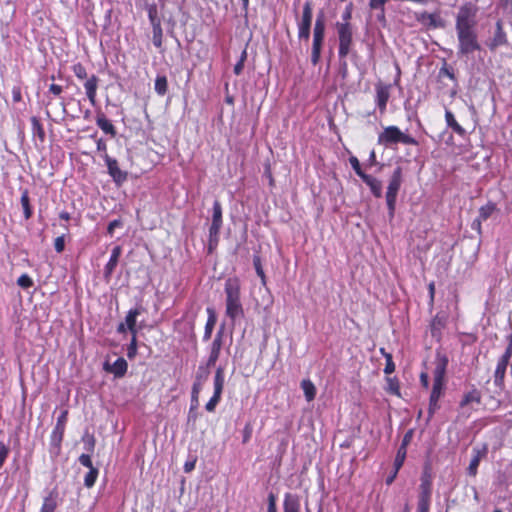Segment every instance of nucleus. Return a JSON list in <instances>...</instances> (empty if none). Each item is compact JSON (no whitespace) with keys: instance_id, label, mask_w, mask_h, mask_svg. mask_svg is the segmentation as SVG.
I'll use <instances>...</instances> for the list:
<instances>
[{"instance_id":"f257e3e1","label":"nucleus","mask_w":512,"mask_h":512,"mask_svg":"<svg viewBox=\"0 0 512 512\" xmlns=\"http://www.w3.org/2000/svg\"><path fill=\"white\" fill-rule=\"evenodd\" d=\"M478 6L471 2L463 3L455 16V31L458 40V57H469L481 49L477 34Z\"/></svg>"},{"instance_id":"f03ea898","label":"nucleus","mask_w":512,"mask_h":512,"mask_svg":"<svg viewBox=\"0 0 512 512\" xmlns=\"http://www.w3.org/2000/svg\"><path fill=\"white\" fill-rule=\"evenodd\" d=\"M226 294V316L235 322L243 316V307L240 300V281L236 277L228 278L225 281Z\"/></svg>"},{"instance_id":"7ed1b4c3","label":"nucleus","mask_w":512,"mask_h":512,"mask_svg":"<svg viewBox=\"0 0 512 512\" xmlns=\"http://www.w3.org/2000/svg\"><path fill=\"white\" fill-rule=\"evenodd\" d=\"M378 143L385 146L398 143L416 145L417 141L410 135L403 133L397 126H388L379 134Z\"/></svg>"},{"instance_id":"20e7f679","label":"nucleus","mask_w":512,"mask_h":512,"mask_svg":"<svg viewBox=\"0 0 512 512\" xmlns=\"http://www.w3.org/2000/svg\"><path fill=\"white\" fill-rule=\"evenodd\" d=\"M402 184V168L396 167L391 175L387 192H386V203L388 207V215L390 219H393L396 209L397 195Z\"/></svg>"},{"instance_id":"39448f33","label":"nucleus","mask_w":512,"mask_h":512,"mask_svg":"<svg viewBox=\"0 0 512 512\" xmlns=\"http://www.w3.org/2000/svg\"><path fill=\"white\" fill-rule=\"evenodd\" d=\"M336 30L339 40L338 54L340 58H345L351 51L354 28L351 23H336Z\"/></svg>"},{"instance_id":"423d86ee","label":"nucleus","mask_w":512,"mask_h":512,"mask_svg":"<svg viewBox=\"0 0 512 512\" xmlns=\"http://www.w3.org/2000/svg\"><path fill=\"white\" fill-rule=\"evenodd\" d=\"M325 36V21L324 16L321 13L318 15L315 21L314 30H313V43H312V53H311V62L313 65L318 64L321 57V49Z\"/></svg>"},{"instance_id":"0eeeda50","label":"nucleus","mask_w":512,"mask_h":512,"mask_svg":"<svg viewBox=\"0 0 512 512\" xmlns=\"http://www.w3.org/2000/svg\"><path fill=\"white\" fill-rule=\"evenodd\" d=\"M432 495L431 476L424 472L419 485V495L417 503V512H429Z\"/></svg>"},{"instance_id":"6e6552de","label":"nucleus","mask_w":512,"mask_h":512,"mask_svg":"<svg viewBox=\"0 0 512 512\" xmlns=\"http://www.w3.org/2000/svg\"><path fill=\"white\" fill-rule=\"evenodd\" d=\"M222 224V206L218 200H215L213 203L212 223L209 228L210 251L218 244Z\"/></svg>"},{"instance_id":"1a4fd4ad","label":"nucleus","mask_w":512,"mask_h":512,"mask_svg":"<svg viewBox=\"0 0 512 512\" xmlns=\"http://www.w3.org/2000/svg\"><path fill=\"white\" fill-rule=\"evenodd\" d=\"M414 18L427 30L444 28L446 25L445 20L441 17L440 10L432 13L427 11L414 12Z\"/></svg>"},{"instance_id":"9d476101","label":"nucleus","mask_w":512,"mask_h":512,"mask_svg":"<svg viewBox=\"0 0 512 512\" xmlns=\"http://www.w3.org/2000/svg\"><path fill=\"white\" fill-rule=\"evenodd\" d=\"M312 4L307 1L303 6L302 18L298 23V38L306 42L310 38V29L312 24Z\"/></svg>"},{"instance_id":"9b49d317","label":"nucleus","mask_w":512,"mask_h":512,"mask_svg":"<svg viewBox=\"0 0 512 512\" xmlns=\"http://www.w3.org/2000/svg\"><path fill=\"white\" fill-rule=\"evenodd\" d=\"M104 160L107 165L108 174L113 178L116 184L120 185L127 180V172H124L119 168L116 159L111 158L108 154H105Z\"/></svg>"},{"instance_id":"f8f14e48","label":"nucleus","mask_w":512,"mask_h":512,"mask_svg":"<svg viewBox=\"0 0 512 512\" xmlns=\"http://www.w3.org/2000/svg\"><path fill=\"white\" fill-rule=\"evenodd\" d=\"M507 44V36L503 29L502 20H498L495 25L493 37L488 41L487 46L491 51H495L498 47Z\"/></svg>"},{"instance_id":"ddd939ff","label":"nucleus","mask_w":512,"mask_h":512,"mask_svg":"<svg viewBox=\"0 0 512 512\" xmlns=\"http://www.w3.org/2000/svg\"><path fill=\"white\" fill-rule=\"evenodd\" d=\"M448 359L444 355H437L435 368L433 370V382L444 383Z\"/></svg>"},{"instance_id":"4468645a","label":"nucleus","mask_w":512,"mask_h":512,"mask_svg":"<svg viewBox=\"0 0 512 512\" xmlns=\"http://www.w3.org/2000/svg\"><path fill=\"white\" fill-rule=\"evenodd\" d=\"M222 338H223V328H221L217 332V334L212 342L211 352H210V355H209V358L207 361L208 366H214L215 363L217 362L219 355H220L221 348H222Z\"/></svg>"},{"instance_id":"2eb2a0df","label":"nucleus","mask_w":512,"mask_h":512,"mask_svg":"<svg viewBox=\"0 0 512 512\" xmlns=\"http://www.w3.org/2000/svg\"><path fill=\"white\" fill-rule=\"evenodd\" d=\"M128 364L124 358H118L113 364L106 362L104 369L112 373L116 378L123 377L127 372Z\"/></svg>"},{"instance_id":"dca6fc26","label":"nucleus","mask_w":512,"mask_h":512,"mask_svg":"<svg viewBox=\"0 0 512 512\" xmlns=\"http://www.w3.org/2000/svg\"><path fill=\"white\" fill-rule=\"evenodd\" d=\"M121 252H122V250H121L120 246H115L112 249L110 259L104 268V278L107 282L110 280V278L114 272V269L116 268V266L118 264Z\"/></svg>"},{"instance_id":"f3484780","label":"nucleus","mask_w":512,"mask_h":512,"mask_svg":"<svg viewBox=\"0 0 512 512\" xmlns=\"http://www.w3.org/2000/svg\"><path fill=\"white\" fill-rule=\"evenodd\" d=\"M65 429L61 427H54L50 436V453L57 456L60 452L61 443L63 440Z\"/></svg>"},{"instance_id":"a211bd4d","label":"nucleus","mask_w":512,"mask_h":512,"mask_svg":"<svg viewBox=\"0 0 512 512\" xmlns=\"http://www.w3.org/2000/svg\"><path fill=\"white\" fill-rule=\"evenodd\" d=\"M390 86L381 83L376 85V102L381 112L386 109L387 102L390 97Z\"/></svg>"},{"instance_id":"6ab92c4d","label":"nucleus","mask_w":512,"mask_h":512,"mask_svg":"<svg viewBox=\"0 0 512 512\" xmlns=\"http://www.w3.org/2000/svg\"><path fill=\"white\" fill-rule=\"evenodd\" d=\"M142 308L138 307L128 311L125 317V324L132 335H137L138 329L136 328L137 317L142 313Z\"/></svg>"},{"instance_id":"aec40b11","label":"nucleus","mask_w":512,"mask_h":512,"mask_svg":"<svg viewBox=\"0 0 512 512\" xmlns=\"http://www.w3.org/2000/svg\"><path fill=\"white\" fill-rule=\"evenodd\" d=\"M99 79L96 75H92L84 84L86 95L92 105L96 103V91Z\"/></svg>"},{"instance_id":"412c9836","label":"nucleus","mask_w":512,"mask_h":512,"mask_svg":"<svg viewBox=\"0 0 512 512\" xmlns=\"http://www.w3.org/2000/svg\"><path fill=\"white\" fill-rule=\"evenodd\" d=\"M509 363L499 359L494 372V384L500 389L504 388V378Z\"/></svg>"},{"instance_id":"4be33fe9","label":"nucleus","mask_w":512,"mask_h":512,"mask_svg":"<svg viewBox=\"0 0 512 512\" xmlns=\"http://www.w3.org/2000/svg\"><path fill=\"white\" fill-rule=\"evenodd\" d=\"M486 454V448L483 450L473 449V456L467 468V472L470 476H476L479 463Z\"/></svg>"},{"instance_id":"5701e85b","label":"nucleus","mask_w":512,"mask_h":512,"mask_svg":"<svg viewBox=\"0 0 512 512\" xmlns=\"http://www.w3.org/2000/svg\"><path fill=\"white\" fill-rule=\"evenodd\" d=\"M284 512H300V500L295 494L286 493L283 503Z\"/></svg>"},{"instance_id":"b1692460","label":"nucleus","mask_w":512,"mask_h":512,"mask_svg":"<svg viewBox=\"0 0 512 512\" xmlns=\"http://www.w3.org/2000/svg\"><path fill=\"white\" fill-rule=\"evenodd\" d=\"M362 180L363 182L369 186L372 194L377 197V198H380L382 196V183L381 181H379L378 179H376L375 177L371 176V175H363L362 176Z\"/></svg>"},{"instance_id":"393cba45","label":"nucleus","mask_w":512,"mask_h":512,"mask_svg":"<svg viewBox=\"0 0 512 512\" xmlns=\"http://www.w3.org/2000/svg\"><path fill=\"white\" fill-rule=\"evenodd\" d=\"M445 120L447 126L451 128L454 133L462 137L465 136V129L456 121L454 114L448 109L445 111Z\"/></svg>"},{"instance_id":"a878e982","label":"nucleus","mask_w":512,"mask_h":512,"mask_svg":"<svg viewBox=\"0 0 512 512\" xmlns=\"http://www.w3.org/2000/svg\"><path fill=\"white\" fill-rule=\"evenodd\" d=\"M97 126L106 134L114 137L116 135V129L113 124L106 118L103 113H99L96 118Z\"/></svg>"},{"instance_id":"bb28decb","label":"nucleus","mask_w":512,"mask_h":512,"mask_svg":"<svg viewBox=\"0 0 512 512\" xmlns=\"http://www.w3.org/2000/svg\"><path fill=\"white\" fill-rule=\"evenodd\" d=\"M301 388H302L305 398L308 402H311L312 400L315 399L316 387L311 380H309V379L302 380Z\"/></svg>"},{"instance_id":"cd10ccee","label":"nucleus","mask_w":512,"mask_h":512,"mask_svg":"<svg viewBox=\"0 0 512 512\" xmlns=\"http://www.w3.org/2000/svg\"><path fill=\"white\" fill-rule=\"evenodd\" d=\"M481 402V394L477 389H472L468 393H466L462 400L460 401V406L465 407L469 405L470 403H477L479 404Z\"/></svg>"},{"instance_id":"c85d7f7f","label":"nucleus","mask_w":512,"mask_h":512,"mask_svg":"<svg viewBox=\"0 0 512 512\" xmlns=\"http://www.w3.org/2000/svg\"><path fill=\"white\" fill-rule=\"evenodd\" d=\"M207 312L209 313V317H208V320L205 325V331H204V336H203V339L205 341H207L211 338L212 331L216 324V316H215L214 311L212 309L208 308Z\"/></svg>"},{"instance_id":"c756f323","label":"nucleus","mask_w":512,"mask_h":512,"mask_svg":"<svg viewBox=\"0 0 512 512\" xmlns=\"http://www.w3.org/2000/svg\"><path fill=\"white\" fill-rule=\"evenodd\" d=\"M225 382L224 368L219 366L214 376V392L222 394Z\"/></svg>"},{"instance_id":"7c9ffc66","label":"nucleus","mask_w":512,"mask_h":512,"mask_svg":"<svg viewBox=\"0 0 512 512\" xmlns=\"http://www.w3.org/2000/svg\"><path fill=\"white\" fill-rule=\"evenodd\" d=\"M56 507V496L54 495V492H50V494L44 498L40 512H54Z\"/></svg>"},{"instance_id":"2f4dec72","label":"nucleus","mask_w":512,"mask_h":512,"mask_svg":"<svg viewBox=\"0 0 512 512\" xmlns=\"http://www.w3.org/2000/svg\"><path fill=\"white\" fill-rule=\"evenodd\" d=\"M154 89L155 92L160 96H164L167 93L168 81L165 75H158L156 77Z\"/></svg>"},{"instance_id":"473e14b6","label":"nucleus","mask_w":512,"mask_h":512,"mask_svg":"<svg viewBox=\"0 0 512 512\" xmlns=\"http://www.w3.org/2000/svg\"><path fill=\"white\" fill-rule=\"evenodd\" d=\"M21 205L23 208L25 219H29L32 216V209L30 206L29 193L27 190H24L21 194Z\"/></svg>"},{"instance_id":"72a5a7b5","label":"nucleus","mask_w":512,"mask_h":512,"mask_svg":"<svg viewBox=\"0 0 512 512\" xmlns=\"http://www.w3.org/2000/svg\"><path fill=\"white\" fill-rule=\"evenodd\" d=\"M98 474H99V471L96 467L89 468V471L87 472V474L84 477V485L87 488H91L92 486H94V484L97 480Z\"/></svg>"},{"instance_id":"f704fd0d","label":"nucleus","mask_w":512,"mask_h":512,"mask_svg":"<svg viewBox=\"0 0 512 512\" xmlns=\"http://www.w3.org/2000/svg\"><path fill=\"white\" fill-rule=\"evenodd\" d=\"M152 33H153V36H152L153 44L157 48L161 49L162 48V38H163V30H162L161 24L152 26Z\"/></svg>"},{"instance_id":"c9c22d12","label":"nucleus","mask_w":512,"mask_h":512,"mask_svg":"<svg viewBox=\"0 0 512 512\" xmlns=\"http://www.w3.org/2000/svg\"><path fill=\"white\" fill-rule=\"evenodd\" d=\"M495 209H496V207H495V204H493V203H488L487 205L482 206L479 209L478 218H480V220H482V221L487 220L493 214Z\"/></svg>"},{"instance_id":"e433bc0d","label":"nucleus","mask_w":512,"mask_h":512,"mask_svg":"<svg viewBox=\"0 0 512 512\" xmlns=\"http://www.w3.org/2000/svg\"><path fill=\"white\" fill-rule=\"evenodd\" d=\"M380 351H381V353L384 355V357L386 359V365H385V368H384V373L385 374L393 373L395 371V364L393 362L392 355L390 353H386L384 348H381Z\"/></svg>"},{"instance_id":"4c0bfd02","label":"nucleus","mask_w":512,"mask_h":512,"mask_svg":"<svg viewBox=\"0 0 512 512\" xmlns=\"http://www.w3.org/2000/svg\"><path fill=\"white\" fill-rule=\"evenodd\" d=\"M407 450H405L403 447H399L395 460H394V468H396V471H399L402 467L405 458H406Z\"/></svg>"},{"instance_id":"58836bf2","label":"nucleus","mask_w":512,"mask_h":512,"mask_svg":"<svg viewBox=\"0 0 512 512\" xmlns=\"http://www.w3.org/2000/svg\"><path fill=\"white\" fill-rule=\"evenodd\" d=\"M208 365L206 366H199L198 370L196 372L195 381L204 383L210 374Z\"/></svg>"},{"instance_id":"ea45409f","label":"nucleus","mask_w":512,"mask_h":512,"mask_svg":"<svg viewBox=\"0 0 512 512\" xmlns=\"http://www.w3.org/2000/svg\"><path fill=\"white\" fill-rule=\"evenodd\" d=\"M444 388V383L433 382L430 399L433 401H439Z\"/></svg>"},{"instance_id":"a19ab883","label":"nucleus","mask_w":512,"mask_h":512,"mask_svg":"<svg viewBox=\"0 0 512 512\" xmlns=\"http://www.w3.org/2000/svg\"><path fill=\"white\" fill-rule=\"evenodd\" d=\"M221 395L220 393H217V392H214L213 393V396L210 398V400L206 403L205 405V409L208 411V412H214L216 406L218 405V403L220 402L221 400Z\"/></svg>"},{"instance_id":"79ce46f5","label":"nucleus","mask_w":512,"mask_h":512,"mask_svg":"<svg viewBox=\"0 0 512 512\" xmlns=\"http://www.w3.org/2000/svg\"><path fill=\"white\" fill-rule=\"evenodd\" d=\"M148 17H149L151 26L161 24V20L158 17L157 8L155 5H152L148 8Z\"/></svg>"},{"instance_id":"37998d69","label":"nucleus","mask_w":512,"mask_h":512,"mask_svg":"<svg viewBox=\"0 0 512 512\" xmlns=\"http://www.w3.org/2000/svg\"><path fill=\"white\" fill-rule=\"evenodd\" d=\"M253 265H254L257 275L261 278L262 283L265 284V274L262 269L261 259L258 255H254Z\"/></svg>"},{"instance_id":"c03bdc74","label":"nucleus","mask_w":512,"mask_h":512,"mask_svg":"<svg viewBox=\"0 0 512 512\" xmlns=\"http://www.w3.org/2000/svg\"><path fill=\"white\" fill-rule=\"evenodd\" d=\"M137 354V335H132L130 344L127 348V357L133 359Z\"/></svg>"},{"instance_id":"a18cd8bd","label":"nucleus","mask_w":512,"mask_h":512,"mask_svg":"<svg viewBox=\"0 0 512 512\" xmlns=\"http://www.w3.org/2000/svg\"><path fill=\"white\" fill-rule=\"evenodd\" d=\"M387 391L394 395H399V383L396 378H387Z\"/></svg>"},{"instance_id":"49530a36","label":"nucleus","mask_w":512,"mask_h":512,"mask_svg":"<svg viewBox=\"0 0 512 512\" xmlns=\"http://www.w3.org/2000/svg\"><path fill=\"white\" fill-rule=\"evenodd\" d=\"M9 452V447L3 441H0V469L3 467L5 461L7 460Z\"/></svg>"},{"instance_id":"de8ad7c7","label":"nucleus","mask_w":512,"mask_h":512,"mask_svg":"<svg viewBox=\"0 0 512 512\" xmlns=\"http://www.w3.org/2000/svg\"><path fill=\"white\" fill-rule=\"evenodd\" d=\"M350 164L353 168V170L355 171V173L362 179V176L363 175H367L366 173L363 172V170L361 169V166H360V163L358 161V159L354 156H352L350 159Z\"/></svg>"},{"instance_id":"09e8293b","label":"nucleus","mask_w":512,"mask_h":512,"mask_svg":"<svg viewBox=\"0 0 512 512\" xmlns=\"http://www.w3.org/2000/svg\"><path fill=\"white\" fill-rule=\"evenodd\" d=\"M17 284L22 288H30L33 286V281L27 274H23L18 278Z\"/></svg>"},{"instance_id":"8fccbe9b","label":"nucleus","mask_w":512,"mask_h":512,"mask_svg":"<svg viewBox=\"0 0 512 512\" xmlns=\"http://www.w3.org/2000/svg\"><path fill=\"white\" fill-rule=\"evenodd\" d=\"M32 128L35 134H37L41 139L44 138V130L42 128V125L40 124L39 120L35 117L32 118Z\"/></svg>"},{"instance_id":"3c124183","label":"nucleus","mask_w":512,"mask_h":512,"mask_svg":"<svg viewBox=\"0 0 512 512\" xmlns=\"http://www.w3.org/2000/svg\"><path fill=\"white\" fill-rule=\"evenodd\" d=\"M352 9H353V4L352 3H349L344 12L342 13V22L341 23H350V20L352 18Z\"/></svg>"},{"instance_id":"603ef678","label":"nucleus","mask_w":512,"mask_h":512,"mask_svg":"<svg viewBox=\"0 0 512 512\" xmlns=\"http://www.w3.org/2000/svg\"><path fill=\"white\" fill-rule=\"evenodd\" d=\"M73 72L76 75V77L79 79H84L87 77L86 69L81 64L74 65Z\"/></svg>"},{"instance_id":"864d4df0","label":"nucleus","mask_w":512,"mask_h":512,"mask_svg":"<svg viewBox=\"0 0 512 512\" xmlns=\"http://www.w3.org/2000/svg\"><path fill=\"white\" fill-rule=\"evenodd\" d=\"M54 248H55L56 252H58V253L63 252V250L65 248V236L64 235H61L55 239Z\"/></svg>"},{"instance_id":"5fc2aeb1","label":"nucleus","mask_w":512,"mask_h":512,"mask_svg":"<svg viewBox=\"0 0 512 512\" xmlns=\"http://www.w3.org/2000/svg\"><path fill=\"white\" fill-rule=\"evenodd\" d=\"M388 0H370L369 6L371 9L382 10V17H384V5Z\"/></svg>"},{"instance_id":"6e6d98bb","label":"nucleus","mask_w":512,"mask_h":512,"mask_svg":"<svg viewBox=\"0 0 512 512\" xmlns=\"http://www.w3.org/2000/svg\"><path fill=\"white\" fill-rule=\"evenodd\" d=\"M78 460H79V463H80L81 465H83L84 467H86V468H88V469H89V468L94 467V466H93V464H92L91 457H90V455H88V454H82V455H80V457H79V459H78Z\"/></svg>"},{"instance_id":"4d7b16f0","label":"nucleus","mask_w":512,"mask_h":512,"mask_svg":"<svg viewBox=\"0 0 512 512\" xmlns=\"http://www.w3.org/2000/svg\"><path fill=\"white\" fill-rule=\"evenodd\" d=\"M122 226V221L119 220V219H115L113 221H111L107 227V232L110 236H113L114 234V231L116 228L118 227H121Z\"/></svg>"},{"instance_id":"13d9d810","label":"nucleus","mask_w":512,"mask_h":512,"mask_svg":"<svg viewBox=\"0 0 512 512\" xmlns=\"http://www.w3.org/2000/svg\"><path fill=\"white\" fill-rule=\"evenodd\" d=\"M267 512H277L276 509V497L274 494H269L268 496V509Z\"/></svg>"},{"instance_id":"bf43d9fd","label":"nucleus","mask_w":512,"mask_h":512,"mask_svg":"<svg viewBox=\"0 0 512 512\" xmlns=\"http://www.w3.org/2000/svg\"><path fill=\"white\" fill-rule=\"evenodd\" d=\"M412 437H413V431L412 430L407 431L402 439V443H401L400 447H403L405 450H407V446L411 442Z\"/></svg>"},{"instance_id":"052dcab7","label":"nucleus","mask_w":512,"mask_h":512,"mask_svg":"<svg viewBox=\"0 0 512 512\" xmlns=\"http://www.w3.org/2000/svg\"><path fill=\"white\" fill-rule=\"evenodd\" d=\"M204 383L195 381L192 386V398H198Z\"/></svg>"},{"instance_id":"680f3d73","label":"nucleus","mask_w":512,"mask_h":512,"mask_svg":"<svg viewBox=\"0 0 512 512\" xmlns=\"http://www.w3.org/2000/svg\"><path fill=\"white\" fill-rule=\"evenodd\" d=\"M66 421H67V411H63L61 413V415L58 417L57 423L55 426L65 429Z\"/></svg>"},{"instance_id":"e2e57ef3","label":"nucleus","mask_w":512,"mask_h":512,"mask_svg":"<svg viewBox=\"0 0 512 512\" xmlns=\"http://www.w3.org/2000/svg\"><path fill=\"white\" fill-rule=\"evenodd\" d=\"M511 356H512V344L508 343V346H507L505 352L503 353V355L499 359L509 363V361L511 359Z\"/></svg>"},{"instance_id":"0e129e2a","label":"nucleus","mask_w":512,"mask_h":512,"mask_svg":"<svg viewBox=\"0 0 512 512\" xmlns=\"http://www.w3.org/2000/svg\"><path fill=\"white\" fill-rule=\"evenodd\" d=\"M440 76H447L449 77L450 79L454 80L455 79V76H454V73L452 70H450L448 67L446 66H443L441 69H440V72H439Z\"/></svg>"},{"instance_id":"69168bd1","label":"nucleus","mask_w":512,"mask_h":512,"mask_svg":"<svg viewBox=\"0 0 512 512\" xmlns=\"http://www.w3.org/2000/svg\"><path fill=\"white\" fill-rule=\"evenodd\" d=\"M438 408H439L438 401H433L432 399H429V408H428L429 417H432Z\"/></svg>"},{"instance_id":"338daca9","label":"nucleus","mask_w":512,"mask_h":512,"mask_svg":"<svg viewBox=\"0 0 512 512\" xmlns=\"http://www.w3.org/2000/svg\"><path fill=\"white\" fill-rule=\"evenodd\" d=\"M12 98L14 102H19L22 99L21 90L19 87H13Z\"/></svg>"},{"instance_id":"774afa93","label":"nucleus","mask_w":512,"mask_h":512,"mask_svg":"<svg viewBox=\"0 0 512 512\" xmlns=\"http://www.w3.org/2000/svg\"><path fill=\"white\" fill-rule=\"evenodd\" d=\"M195 464H196V459H193V460H190V461H186L185 464H184V471L186 473H190L192 470H194L195 468Z\"/></svg>"}]
</instances>
